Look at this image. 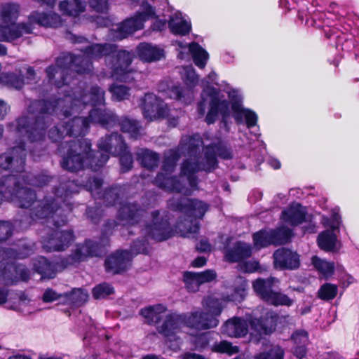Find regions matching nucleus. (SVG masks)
Listing matches in <instances>:
<instances>
[{
	"label": "nucleus",
	"mask_w": 359,
	"mask_h": 359,
	"mask_svg": "<svg viewBox=\"0 0 359 359\" xmlns=\"http://www.w3.org/2000/svg\"><path fill=\"white\" fill-rule=\"evenodd\" d=\"M20 6L15 4H6L1 11V17L4 24H14L18 20Z\"/></svg>",
	"instance_id": "nucleus-43"
},
{
	"label": "nucleus",
	"mask_w": 359,
	"mask_h": 359,
	"mask_svg": "<svg viewBox=\"0 0 359 359\" xmlns=\"http://www.w3.org/2000/svg\"><path fill=\"white\" fill-rule=\"evenodd\" d=\"M183 282L187 290L191 292H196L199 289V284L196 281L195 272L185 271L183 273Z\"/></svg>",
	"instance_id": "nucleus-63"
},
{
	"label": "nucleus",
	"mask_w": 359,
	"mask_h": 359,
	"mask_svg": "<svg viewBox=\"0 0 359 359\" xmlns=\"http://www.w3.org/2000/svg\"><path fill=\"white\" fill-rule=\"evenodd\" d=\"M136 55L133 50L114 48L107 60L111 75L116 80L123 81L132 72L131 65Z\"/></svg>",
	"instance_id": "nucleus-7"
},
{
	"label": "nucleus",
	"mask_w": 359,
	"mask_h": 359,
	"mask_svg": "<svg viewBox=\"0 0 359 359\" xmlns=\"http://www.w3.org/2000/svg\"><path fill=\"white\" fill-rule=\"evenodd\" d=\"M278 314L271 310L262 313L259 317L250 319V325L259 335H270L276 330Z\"/></svg>",
	"instance_id": "nucleus-12"
},
{
	"label": "nucleus",
	"mask_w": 359,
	"mask_h": 359,
	"mask_svg": "<svg viewBox=\"0 0 359 359\" xmlns=\"http://www.w3.org/2000/svg\"><path fill=\"white\" fill-rule=\"evenodd\" d=\"M145 212V209L140 203L126 202L121 204L118 210L116 219L124 224L135 226L142 222Z\"/></svg>",
	"instance_id": "nucleus-15"
},
{
	"label": "nucleus",
	"mask_w": 359,
	"mask_h": 359,
	"mask_svg": "<svg viewBox=\"0 0 359 359\" xmlns=\"http://www.w3.org/2000/svg\"><path fill=\"white\" fill-rule=\"evenodd\" d=\"M22 36V33L18 30L17 24L0 25V41L12 42Z\"/></svg>",
	"instance_id": "nucleus-41"
},
{
	"label": "nucleus",
	"mask_w": 359,
	"mask_h": 359,
	"mask_svg": "<svg viewBox=\"0 0 359 359\" xmlns=\"http://www.w3.org/2000/svg\"><path fill=\"white\" fill-rule=\"evenodd\" d=\"M165 309L161 304L149 306L140 309V315L145 318V322L149 325L156 324L161 321L160 313Z\"/></svg>",
	"instance_id": "nucleus-35"
},
{
	"label": "nucleus",
	"mask_w": 359,
	"mask_h": 359,
	"mask_svg": "<svg viewBox=\"0 0 359 359\" xmlns=\"http://www.w3.org/2000/svg\"><path fill=\"white\" fill-rule=\"evenodd\" d=\"M114 292V287L106 282L95 285L92 290L93 297L95 299H105Z\"/></svg>",
	"instance_id": "nucleus-55"
},
{
	"label": "nucleus",
	"mask_w": 359,
	"mask_h": 359,
	"mask_svg": "<svg viewBox=\"0 0 359 359\" xmlns=\"http://www.w3.org/2000/svg\"><path fill=\"white\" fill-rule=\"evenodd\" d=\"M128 145L123 135L118 132L107 134L98 143V151L92 149L89 139L81 138L65 143L67 156L64 157L62 168L75 172L86 168L98 171L104 166L109 158V154L117 156L123 153Z\"/></svg>",
	"instance_id": "nucleus-2"
},
{
	"label": "nucleus",
	"mask_w": 359,
	"mask_h": 359,
	"mask_svg": "<svg viewBox=\"0 0 359 359\" xmlns=\"http://www.w3.org/2000/svg\"><path fill=\"white\" fill-rule=\"evenodd\" d=\"M81 255L80 250L75 248L69 255L61 258L57 264L62 268L65 269L76 263L83 262V258Z\"/></svg>",
	"instance_id": "nucleus-58"
},
{
	"label": "nucleus",
	"mask_w": 359,
	"mask_h": 359,
	"mask_svg": "<svg viewBox=\"0 0 359 359\" xmlns=\"http://www.w3.org/2000/svg\"><path fill=\"white\" fill-rule=\"evenodd\" d=\"M307 212L303 208L300 203L295 206H290L281 212V218L286 223L292 226H297L306 221Z\"/></svg>",
	"instance_id": "nucleus-26"
},
{
	"label": "nucleus",
	"mask_w": 359,
	"mask_h": 359,
	"mask_svg": "<svg viewBox=\"0 0 359 359\" xmlns=\"http://www.w3.org/2000/svg\"><path fill=\"white\" fill-rule=\"evenodd\" d=\"M103 246L100 242L94 241L90 239H86L82 244L76 245V249H79L83 262L88 257H100L103 252Z\"/></svg>",
	"instance_id": "nucleus-32"
},
{
	"label": "nucleus",
	"mask_w": 359,
	"mask_h": 359,
	"mask_svg": "<svg viewBox=\"0 0 359 359\" xmlns=\"http://www.w3.org/2000/svg\"><path fill=\"white\" fill-rule=\"evenodd\" d=\"M113 97L118 101L126 100L130 96V88L125 85L112 84L109 88Z\"/></svg>",
	"instance_id": "nucleus-60"
},
{
	"label": "nucleus",
	"mask_w": 359,
	"mask_h": 359,
	"mask_svg": "<svg viewBox=\"0 0 359 359\" xmlns=\"http://www.w3.org/2000/svg\"><path fill=\"white\" fill-rule=\"evenodd\" d=\"M338 293V287L337 285L325 283L318 290V297L323 301L329 302L334 299Z\"/></svg>",
	"instance_id": "nucleus-50"
},
{
	"label": "nucleus",
	"mask_w": 359,
	"mask_h": 359,
	"mask_svg": "<svg viewBox=\"0 0 359 359\" xmlns=\"http://www.w3.org/2000/svg\"><path fill=\"white\" fill-rule=\"evenodd\" d=\"M158 104L157 97L152 93H147L141 99L140 107L145 115H151L154 114Z\"/></svg>",
	"instance_id": "nucleus-49"
},
{
	"label": "nucleus",
	"mask_w": 359,
	"mask_h": 359,
	"mask_svg": "<svg viewBox=\"0 0 359 359\" xmlns=\"http://www.w3.org/2000/svg\"><path fill=\"white\" fill-rule=\"evenodd\" d=\"M135 53L141 61L151 62L160 60L164 56V51L156 46L146 42L140 43Z\"/></svg>",
	"instance_id": "nucleus-25"
},
{
	"label": "nucleus",
	"mask_w": 359,
	"mask_h": 359,
	"mask_svg": "<svg viewBox=\"0 0 359 359\" xmlns=\"http://www.w3.org/2000/svg\"><path fill=\"white\" fill-rule=\"evenodd\" d=\"M152 183L158 189L169 193H181L184 186L176 176L169 172H158Z\"/></svg>",
	"instance_id": "nucleus-17"
},
{
	"label": "nucleus",
	"mask_w": 359,
	"mask_h": 359,
	"mask_svg": "<svg viewBox=\"0 0 359 359\" xmlns=\"http://www.w3.org/2000/svg\"><path fill=\"white\" fill-rule=\"evenodd\" d=\"M143 29L134 16L127 18L119 23L114 30L115 37L119 40L127 38L136 31Z\"/></svg>",
	"instance_id": "nucleus-31"
},
{
	"label": "nucleus",
	"mask_w": 359,
	"mask_h": 359,
	"mask_svg": "<svg viewBox=\"0 0 359 359\" xmlns=\"http://www.w3.org/2000/svg\"><path fill=\"white\" fill-rule=\"evenodd\" d=\"M231 109L237 123H241L245 118L247 128H251L256 126L258 119L257 115L250 109H244L240 100L237 99L232 100Z\"/></svg>",
	"instance_id": "nucleus-20"
},
{
	"label": "nucleus",
	"mask_w": 359,
	"mask_h": 359,
	"mask_svg": "<svg viewBox=\"0 0 359 359\" xmlns=\"http://www.w3.org/2000/svg\"><path fill=\"white\" fill-rule=\"evenodd\" d=\"M248 327L246 321L241 317H233L227 320L222 327V332L230 337H242L247 334Z\"/></svg>",
	"instance_id": "nucleus-22"
},
{
	"label": "nucleus",
	"mask_w": 359,
	"mask_h": 359,
	"mask_svg": "<svg viewBox=\"0 0 359 359\" xmlns=\"http://www.w3.org/2000/svg\"><path fill=\"white\" fill-rule=\"evenodd\" d=\"M118 126L124 133H128L130 138L137 140L142 135V126L140 122L128 116L118 118Z\"/></svg>",
	"instance_id": "nucleus-28"
},
{
	"label": "nucleus",
	"mask_w": 359,
	"mask_h": 359,
	"mask_svg": "<svg viewBox=\"0 0 359 359\" xmlns=\"http://www.w3.org/2000/svg\"><path fill=\"white\" fill-rule=\"evenodd\" d=\"M189 50L192 55L194 64L201 69L204 68L208 59V52L197 42L190 43Z\"/></svg>",
	"instance_id": "nucleus-36"
},
{
	"label": "nucleus",
	"mask_w": 359,
	"mask_h": 359,
	"mask_svg": "<svg viewBox=\"0 0 359 359\" xmlns=\"http://www.w3.org/2000/svg\"><path fill=\"white\" fill-rule=\"evenodd\" d=\"M172 209L189 218L183 223L187 233H197L200 229L198 219H202L209 210V204L197 198H182L172 204Z\"/></svg>",
	"instance_id": "nucleus-5"
},
{
	"label": "nucleus",
	"mask_w": 359,
	"mask_h": 359,
	"mask_svg": "<svg viewBox=\"0 0 359 359\" xmlns=\"http://www.w3.org/2000/svg\"><path fill=\"white\" fill-rule=\"evenodd\" d=\"M202 142L201 136L198 134H194L183 138L180 142V144L186 149L187 154L192 157L197 155Z\"/></svg>",
	"instance_id": "nucleus-40"
},
{
	"label": "nucleus",
	"mask_w": 359,
	"mask_h": 359,
	"mask_svg": "<svg viewBox=\"0 0 359 359\" xmlns=\"http://www.w3.org/2000/svg\"><path fill=\"white\" fill-rule=\"evenodd\" d=\"M211 350L212 352L227 353L230 355L237 353L239 351L238 346H233L231 342L226 340H222L219 343H215Z\"/></svg>",
	"instance_id": "nucleus-59"
},
{
	"label": "nucleus",
	"mask_w": 359,
	"mask_h": 359,
	"mask_svg": "<svg viewBox=\"0 0 359 359\" xmlns=\"http://www.w3.org/2000/svg\"><path fill=\"white\" fill-rule=\"evenodd\" d=\"M90 122L100 125L106 129L118 126V117L112 111L102 107L93 108L89 111Z\"/></svg>",
	"instance_id": "nucleus-16"
},
{
	"label": "nucleus",
	"mask_w": 359,
	"mask_h": 359,
	"mask_svg": "<svg viewBox=\"0 0 359 359\" xmlns=\"http://www.w3.org/2000/svg\"><path fill=\"white\" fill-rule=\"evenodd\" d=\"M273 266L281 271L297 270L301 265L299 255L286 248L276 250L273 254Z\"/></svg>",
	"instance_id": "nucleus-13"
},
{
	"label": "nucleus",
	"mask_w": 359,
	"mask_h": 359,
	"mask_svg": "<svg viewBox=\"0 0 359 359\" xmlns=\"http://www.w3.org/2000/svg\"><path fill=\"white\" fill-rule=\"evenodd\" d=\"M159 155L158 153L145 149L137 155V160L141 165L149 170L157 168L159 163Z\"/></svg>",
	"instance_id": "nucleus-38"
},
{
	"label": "nucleus",
	"mask_w": 359,
	"mask_h": 359,
	"mask_svg": "<svg viewBox=\"0 0 359 359\" xmlns=\"http://www.w3.org/2000/svg\"><path fill=\"white\" fill-rule=\"evenodd\" d=\"M181 154L178 150H170L168 155L165 156L163 161L162 170L166 172L172 173L179 160Z\"/></svg>",
	"instance_id": "nucleus-52"
},
{
	"label": "nucleus",
	"mask_w": 359,
	"mask_h": 359,
	"mask_svg": "<svg viewBox=\"0 0 359 359\" xmlns=\"http://www.w3.org/2000/svg\"><path fill=\"white\" fill-rule=\"evenodd\" d=\"M210 98L208 111L205 117V122L208 125L214 124L219 114L222 116L221 122L225 128H228L227 119L230 116V106L231 102L220 98V91L212 86L205 87L201 94V99L197 103V113L198 116H203L205 114L207 98Z\"/></svg>",
	"instance_id": "nucleus-3"
},
{
	"label": "nucleus",
	"mask_w": 359,
	"mask_h": 359,
	"mask_svg": "<svg viewBox=\"0 0 359 359\" xmlns=\"http://www.w3.org/2000/svg\"><path fill=\"white\" fill-rule=\"evenodd\" d=\"M117 156H119V163L122 172H127L133 168V157L128 148L126 149L123 153L117 154Z\"/></svg>",
	"instance_id": "nucleus-61"
},
{
	"label": "nucleus",
	"mask_w": 359,
	"mask_h": 359,
	"mask_svg": "<svg viewBox=\"0 0 359 359\" xmlns=\"http://www.w3.org/2000/svg\"><path fill=\"white\" fill-rule=\"evenodd\" d=\"M291 340L293 341L292 354L298 359L306 357L309 344L308 332L304 330H295L291 335Z\"/></svg>",
	"instance_id": "nucleus-23"
},
{
	"label": "nucleus",
	"mask_w": 359,
	"mask_h": 359,
	"mask_svg": "<svg viewBox=\"0 0 359 359\" xmlns=\"http://www.w3.org/2000/svg\"><path fill=\"white\" fill-rule=\"evenodd\" d=\"M34 271L41 275L42 279H53L56 276L55 266L46 257L40 256L33 264Z\"/></svg>",
	"instance_id": "nucleus-29"
},
{
	"label": "nucleus",
	"mask_w": 359,
	"mask_h": 359,
	"mask_svg": "<svg viewBox=\"0 0 359 359\" xmlns=\"http://www.w3.org/2000/svg\"><path fill=\"white\" fill-rule=\"evenodd\" d=\"M78 191V184L75 182L74 180H70L61 182L59 185L55 188V198L57 200L60 208L64 210L62 213L66 214L67 218L69 213L72 210V205H67V208L65 209L62 207L60 200L65 202L66 198H67L72 194L77 193Z\"/></svg>",
	"instance_id": "nucleus-21"
},
{
	"label": "nucleus",
	"mask_w": 359,
	"mask_h": 359,
	"mask_svg": "<svg viewBox=\"0 0 359 359\" xmlns=\"http://www.w3.org/2000/svg\"><path fill=\"white\" fill-rule=\"evenodd\" d=\"M76 55L71 53H62L56 59V65L48 66L45 72L50 82H53L57 88L67 85V74L72 70Z\"/></svg>",
	"instance_id": "nucleus-8"
},
{
	"label": "nucleus",
	"mask_w": 359,
	"mask_h": 359,
	"mask_svg": "<svg viewBox=\"0 0 359 359\" xmlns=\"http://www.w3.org/2000/svg\"><path fill=\"white\" fill-rule=\"evenodd\" d=\"M199 171H202L201 162L198 160L192 161L191 159L187 158L181 164L180 175L187 177L194 175Z\"/></svg>",
	"instance_id": "nucleus-51"
},
{
	"label": "nucleus",
	"mask_w": 359,
	"mask_h": 359,
	"mask_svg": "<svg viewBox=\"0 0 359 359\" xmlns=\"http://www.w3.org/2000/svg\"><path fill=\"white\" fill-rule=\"evenodd\" d=\"M92 67L91 60L83 54V55L75 56L72 70L78 74H85L91 72Z\"/></svg>",
	"instance_id": "nucleus-48"
},
{
	"label": "nucleus",
	"mask_w": 359,
	"mask_h": 359,
	"mask_svg": "<svg viewBox=\"0 0 359 359\" xmlns=\"http://www.w3.org/2000/svg\"><path fill=\"white\" fill-rule=\"evenodd\" d=\"M90 119L87 117L74 116L67 122H64L67 130V134L70 137H74L75 140L83 138L90 128ZM74 140H72L71 141Z\"/></svg>",
	"instance_id": "nucleus-19"
},
{
	"label": "nucleus",
	"mask_w": 359,
	"mask_h": 359,
	"mask_svg": "<svg viewBox=\"0 0 359 359\" xmlns=\"http://www.w3.org/2000/svg\"><path fill=\"white\" fill-rule=\"evenodd\" d=\"M252 255V247L243 241H236L231 248L224 251V258L229 263H238L247 259Z\"/></svg>",
	"instance_id": "nucleus-18"
},
{
	"label": "nucleus",
	"mask_w": 359,
	"mask_h": 359,
	"mask_svg": "<svg viewBox=\"0 0 359 359\" xmlns=\"http://www.w3.org/2000/svg\"><path fill=\"white\" fill-rule=\"evenodd\" d=\"M124 192V188L119 184H113L107 187L102 195L104 205L107 207H111L120 203Z\"/></svg>",
	"instance_id": "nucleus-30"
},
{
	"label": "nucleus",
	"mask_w": 359,
	"mask_h": 359,
	"mask_svg": "<svg viewBox=\"0 0 359 359\" xmlns=\"http://www.w3.org/2000/svg\"><path fill=\"white\" fill-rule=\"evenodd\" d=\"M31 22H35L45 27H58L61 25V18L55 13H46L43 12L33 11L29 15Z\"/></svg>",
	"instance_id": "nucleus-27"
},
{
	"label": "nucleus",
	"mask_w": 359,
	"mask_h": 359,
	"mask_svg": "<svg viewBox=\"0 0 359 359\" xmlns=\"http://www.w3.org/2000/svg\"><path fill=\"white\" fill-rule=\"evenodd\" d=\"M276 278H257L252 282V288L256 295L269 305L291 306L294 301L287 294L273 290Z\"/></svg>",
	"instance_id": "nucleus-6"
},
{
	"label": "nucleus",
	"mask_w": 359,
	"mask_h": 359,
	"mask_svg": "<svg viewBox=\"0 0 359 359\" xmlns=\"http://www.w3.org/2000/svg\"><path fill=\"white\" fill-rule=\"evenodd\" d=\"M90 102L93 108L104 107V91L97 86H93L90 90Z\"/></svg>",
	"instance_id": "nucleus-56"
},
{
	"label": "nucleus",
	"mask_w": 359,
	"mask_h": 359,
	"mask_svg": "<svg viewBox=\"0 0 359 359\" xmlns=\"http://www.w3.org/2000/svg\"><path fill=\"white\" fill-rule=\"evenodd\" d=\"M207 311H194L191 313H196L199 318H196V322L202 324L203 327H197L198 330H208L216 327L219 324L218 317L220 316L223 307L219 299L208 297L206 299Z\"/></svg>",
	"instance_id": "nucleus-10"
},
{
	"label": "nucleus",
	"mask_w": 359,
	"mask_h": 359,
	"mask_svg": "<svg viewBox=\"0 0 359 359\" xmlns=\"http://www.w3.org/2000/svg\"><path fill=\"white\" fill-rule=\"evenodd\" d=\"M215 151L217 157L219 156L223 160H231L233 158V154L230 147H228L222 141L210 144Z\"/></svg>",
	"instance_id": "nucleus-57"
},
{
	"label": "nucleus",
	"mask_w": 359,
	"mask_h": 359,
	"mask_svg": "<svg viewBox=\"0 0 359 359\" xmlns=\"http://www.w3.org/2000/svg\"><path fill=\"white\" fill-rule=\"evenodd\" d=\"M196 313H170L166 315L162 324L157 326L158 332L165 338L168 346L174 351L180 348L181 338L177 334L180 332L182 326L197 330V327H203L202 324L196 322Z\"/></svg>",
	"instance_id": "nucleus-4"
},
{
	"label": "nucleus",
	"mask_w": 359,
	"mask_h": 359,
	"mask_svg": "<svg viewBox=\"0 0 359 359\" xmlns=\"http://www.w3.org/2000/svg\"><path fill=\"white\" fill-rule=\"evenodd\" d=\"M6 257L1 259V276L6 284L15 285L17 283L18 264L11 262H4Z\"/></svg>",
	"instance_id": "nucleus-37"
},
{
	"label": "nucleus",
	"mask_w": 359,
	"mask_h": 359,
	"mask_svg": "<svg viewBox=\"0 0 359 359\" xmlns=\"http://www.w3.org/2000/svg\"><path fill=\"white\" fill-rule=\"evenodd\" d=\"M60 98L39 99L32 101L29 111L35 116H21L8 123V130L20 140L19 143L0 155V167L12 174L0 177V204L4 198L15 202L20 208L30 209V217L46 219L52 217L53 225L60 228L67 224V215L62 213L57 199L45 196L37 201L36 191L21 184V174L25 172L27 149L25 141L39 142L44 140L51 118L57 113Z\"/></svg>",
	"instance_id": "nucleus-1"
},
{
	"label": "nucleus",
	"mask_w": 359,
	"mask_h": 359,
	"mask_svg": "<svg viewBox=\"0 0 359 359\" xmlns=\"http://www.w3.org/2000/svg\"><path fill=\"white\" fill-rule=\"evenodd\" d=\"M130 262V253L127 250H117L108 255L104 262L106 273L118 275L125 273Z\"/></svg>",
	"instance_id": "nucleus-14"
},
{
	"label": "nucleus",
	"mask_w": 359,
	"mask_h": 359,
	"mask_svg": "<svg viewBox=\"0 0 359 359\" xmlns=\"http://www.w3.org/2000/svg\"><path fill=\"white\" fill-rule=\"evenodd\" d=\"M114 48H118V46L114 43H95L85 47L81 51L92 61L93 60H98L103 57H109Z\"/></svg>",
	"instance_id": "nucleus-24"
},
{
	"label": "nucleus",
	"mask_w": 359,
	"mask_h": 359,
	"mask_svg": "<svg viewBox=\"0 0 359 359\" xmlns=\"http://www.w3.org/2000/svg\"><path fill=\"white\" fill-rule=\"evenodd\" d=\"M312 263L314 267L325 277L331 276L334 272L333 262H328L314 256L312 258Z\"/></svg>",
	"instance_id": "nucleus-54"
},
{
	"label": "nucleus",
	"mask_w": 359,
	"mask_h": 359,
	"mask_svg": "<svg viewBox=\"0 0 359 359\" xmlns=\"http://www.w3.org/2000/svg\"><path fill=\"white\" fill-rule=\"evenodd\" d=\"M69 136L67 134V130L65 128L64 122L58 123L53 128H51L48 132V137L50 140L52 142L58 143L60 142L58 149L62 151H63L65 153V155L63 156L62 161H63V158L67 156V149L64 148L65 143L68 142L67 141L65 142H61L62 140L67 136ZM62 162H61L62 163Z\"/></svg>",
	"instance_id": "nucleus-33"
},
{
	"label": "nucleus",
	"mask_w": 359,
	"mask_h": 359,
	"mask_svg": "<svg viewBox=\"0 0 359 359\" xmlns=\"http://www.w3.org/2000/svg\"><path fill=\"white\" fill-rule=\"evenodd\" d=\"M141 11H137L133 15L139 24L144 27V22L156 17V9L147 1H143L140 4Z\"/></svg>",
	"instance_id": "nucleus-44"
},
{
	"label": "nucleus",
	"mask_w": 359,
	"mask_h": 359,
	"mask_svg": "<svg viewBox=\"0 0 359 359\" xmlns=\"http://www.w3.org/2000/svg\"><path fill=\"white\" fill-rule=\"evenodd\" d=\"M273 245H285L290 242L293 236L292 230L285 226L271 230Z\"/></svg>",
	"instance_id": "nucleus-42"
},
{
	"label": "nucleus",
	"mask_w": 359,
	"mask_h": 359,
	"mask_svg": "<svg viewBox=\"0 0 359 359\" xmlns=\"http://www.w3.org/2000/svg\"><path fill=\"white\" fill-rule=\"evenodd\" d=\"M204 161V163L201 164L202 171L211 172L218 168L219 161L217 155L210 144L205 147Z\"/></svg>",
	"instance_id": "nucleus-45"
},
{
	"label": "nucleus",
	"mask_w": 359,
	"mask_h": 359,
	"mask_svg": "<svg viewBox=\"0 0 359 359\" xmlns=\"http://www.w3.org/2000/svg\"><path fill=\"white\" fill-rule=\"evenodd\" d=\"M68 297L73 304L81 306L88 300V295L83 289L75 288L68 294Z\"/></svg>",
	"instance_id": "nucleus-62"
},
{
	"label": "nucleus",
	"mask_w": 359,
	"mask_h": 359,
	"mask_svg": "<svg viewBox=\"0 0 359 359\" xmlns=\"http://www.w3.org/2000/svg\"><path fill=\"white\" fill-rule=\"evenodd\" d=\"M21 177L25 184L36 187H43L48 185L53 178L50 175L43 172L36 175L26 172L23 175L21 174Z\"/></svg>",
	"instance_id": "nucleus-39"
},
{
	"label": "nucleus",
	"mask_w": 359,
	"mask_h": 359,
	"mask_svg": "<svg viewBox=\"0 0 359 359\" xmlns=\"http://www.w3.org/2000/svg\"><path fill=\"white\" fill-rule=\"evenodd\" d=\"M168 27L170 32L175 35L186 36L191 30V25L185 20H181L180 22L170 20L168 22Z\"/></svg>",
	"instance_id": "nucleus-53"
},
{
	"label": "nucleus",
	"mask_w": 359,
	"mask_h": 359,
	"mask_svg": "<svg viewBox=\"0 0 359 359\" xmlns=\"http://www.w3.org/2000/svg\"><path fill=\"white\" fill-rule=\"evenodd\" d=\"M257 359H284V351L280 346L276 348H271L266 352L259 353Z\"/></svg>",
	"instance_id": "nucleus-64"
},
{
	"label": "nucleus",
	"mask_w": 359,
	"mask_h": 359,
	"mask_svg": "<svg viewBox=\"0 0 359 359\" xmlns=\"http://www.w3.org/2000/svg\"><path fill=\"white\" fill-rule=\"evenodd\" d=\"M336 241V235L333 232L327 231L320 233L317 240L318 247L327 252L332 251L334 249Z\"/></svg>",
	"instance_id": "nucleus-47"
},
{
	"label": "nucleus",
	"mask_w": 359,
	"mask_h": 359,
	"mask_svg": "<svg viewBox=\"0 0 359 359\" xmlns=\"http://www.w3.org/2000/svg\"><path fill=\"white\" fill-rule=\"evenodd\" d=\"M73 230H54L43 242V249L48 252H62L67 249L74 241Z\"/></svg>",
	"instance_id": "nucleus-11"
},
{
	"label": "nucleus",
	"mask_w": 359,
	"mask_h": 359,
	"mask_svg": "<svg viewBox=\"0 0 359 359\" xmlns=\"http://www.w3.org/2000/svg\"><path fill=\"white\" fill-rule=\"evenodd\" d=\"M152 219L145 224V233L148 238L157 242L165 241L174 236V231L170 226V218L167 215H160L156 210L151 212Z\"/></svg>",
	"instance_id": "nucleus-9"
},
{
	"label": "nucleus",
	"mask_w": 359,
	"mask_h": 359,
	"mask_svg": "<svg viewBox=\"0 0 359 359\" xmlns=\"http://www.w3.org/2000/svg\"><path fill=\"white\" fill-rule=\"evenodd\" d=\"M86 2L83 0H65L60 2V11L68 16L76 17L85 11Z\"/></svg>",
	"instance_id": "nucleus-34"
},
{
	"label": "nucleus",
	"mask_w": 359,
	"mask_h": 359,
	"mask_svg": "<svg viewBox=\"0 0 359 359\" xmlns=\"http://www.w3.org/2000/svg\"><path fill=\"white\" fill-rule=\"evenodd\" d=\"M254 246L262 249L273 245L271 230L261 229L252 234Z\"/></svg>",
	"instance_id": "nucleus-46"
}]
</instances>
